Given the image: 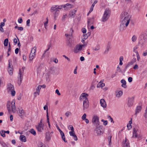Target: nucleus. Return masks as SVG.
Here are the masks:
<instances>
[{
  "label": "nucleus",
  "mask_w": 147,
  "mask_h": 147,
  "mask_svg": "<svg viewBox=\"0 0 147 147\" xmlns=\"http://www.w3.org/2000/svg\"><path fill=\"white\" fill-rule=\"evenodd\" d=\"M130 18V16L127 12H122L121 14V19H122V24H120V27L124 25H125L126 27H127L129 23Z\"/></svg>",
  "instance_id": "obj_1"
},
{
  "label": "nucleus",
  "mask_w": 147,
  "mask_h": 147,
  "mask_svg": "<svg viewBox=\"0 0 147 147\" xmlns=\"http://www.w3.org/2000/svg\"><path fill=\"white\" fill-rule=\"evenodd\" d=\"M7 109L9 113L11 112V110L13 113H15L16 110L15 100H13L11 102L9 101H8L7 102Z\"/></svg>",
  "instance_id": "obj_2"
},
{
  "label": "nucleus",
  "mask_w": 147,
  "mask_h": 147,
  "mask_svg": "<svg viewBox=\"0 0 147 147\" xmlns=\"http://www.w3.org/2000/svg\"><path fill=\"white\" fill-rule=\"evenodd\" d=\"M110 10L108 9H106L102 18V21L104 22L107 20L110 17Z\"/></svg>",
  "instance_id": "obj_3"
},
{
  "label": "nucleus",
  "mask_w": 147,
  "mask_h": 147,
  "mask_svg": "<svg viewBox=\"0 0 147 147\" xmlns=\"http://www.w3.org/2000/svg\"><path fill=\"white\" fill-rule=\"evenodd\" d=\"M7 90L9 93H11V95L14 96L16 94L14 88L13 86L10 83H9L7 85Z\"/></svg>",
  "instance_id": "obj_4"
},
{
  "label": "nucleus",
  "mask_w": 147,
  "mask_h": 147,
  "mask_svg": "<svg viewBox=\"0 0 147 147\" xmlns=\"http://www.w3.org/2000/svg\"><path fill=\"white\" fill-rule=\"evenodd\" d=\"M84 45H80V44H78L76 45L74 48V51L75 53H77L80 51H81L83 47H84Z\"/></svg>",
  "instance_id": "obj_5"
},
{
  "label": "nucleus",
  "mask_w": 147,
  "mask_h": 147,
  "mask_svg": "<svg viewBox=\"0 0 147 147\" xmlns=\"http://www.w3.org/2000/svg\"><path fill=\"white\" fill-rule=\"evenodd\" d=\"M57 5H55V7H52L51 8V11L52 12H53L55 17L57 16L59 12V10H58L57 8Z\"/></svg>",
  "instance_id": "obj_6"
},
{
  "label": "nucleus",
  "mask_w": 147,
  "mask_h": 147,
  "mask_svg": "<svg viewBox=\"0 0 147 147\" xmlns=\"http://www.w3.org/2000/svg\"><path fill=\"white\" fill-rule=\"evenodd\" d=\"M88 95L86 93H84L82 94L80 97V101H85L88 100L87 97Z\"/></svg>",
  "instance_id": "obj_7"
},
{
  "label": "nucleus",
  "mask_w": 147,
  "mask_h": 147,
  "mask_svg": "<svg viewBox=\"0 0 147 147\" xmlns=\"http://www.w3.org/2000/svg\"><path fill=\"white\" fill-rule=\"evenodd\" d=\"M92 121L96 127H98L99 124V118L97 116H94L93 118Z\"/></svg>",
  "instance_id": "obj_8"
},
{
  "label": "nucleus",
  "mask_w": 147,
  "mask_h": 147,
  "mask_svg": "<svg viewBox=\"0 0 147 147\" xmlns=\"http://www.w3.org/2000/svg\"><path fill=\"white\" fill-rule=\"evenodd\" d=\"M77 10V9H74L70 11L69 14V17L72 18H74L76 15Z\"/></svg>",
  "instance_id": "obj_9"
},
{
  "label": "nucleus",
  "mask_w": 147,
  "mask_h": 147,
  "mask_svg": "<svg viewBox=\"0 0 147 147\" xmlns=\"http://www.w3.org/2000/svg\"><path fill=\"white\" fill-rule=\"evenodd\" d=\"M129 140L125 138V140L122 142L123 147H130Z\"/></svg>",
  "instance_id": "obj_10"
},
{
  "label": "nucleus",
  "mask_w": 147,
  "mask_h": 147,
  "mask_svg": "<svg viewBox=\"0 0 147 147\" xmlns=\"http://www.w3.org/2000/svg\"><path fill=\"white\" fill-rule=\"evenodd\" d=\"M13 66L10 63V62L9 61V66H8V71L9 74L11 75H12L13 74Z\"/></svg>",
  "instance_id": "obj_11"
},
{
  "label": "nucleus",
  "mask_w": 147,
  "mask_h": 147,
  "mask_svg": "<svg viewBox=\"0 0 147 147\" xmlns=\"http://www.w3.org/2000/svg\"><path fill=\"white\" fill-rule=\"evenodd\" d=\"M43 125L41 121L37 127V128L38 131L42 132V130H43Z\"/></svg>",
  "instance_id": "obj_12"
},
{
  "label": "nucleus",
  "mask_w": 147,
  "mask_h": 147,
  "mask_svg": "<svg viewBox=\"0 0 147 147\" xmlns=\"http://www.w3.org/2000/svg\"><path fill=\"white\" fill-rule=\"evenodd\" d=\"M134 98L133 97L128 98V105L129 107H131L132 105L134 102Z\"/></svg>",
  "instance_id": "obj_13"
},
{
  "label": "nucleus",
  "mask_w": 147,
  "mask_h": 147,
  "mask_svg": "<svg viewBox=\"0 0 147 147\" xmlns=\"http://www.w3.org/2000/svg\"><path fill=\"white\" fill-rule=\"evenodd\" d=\"M69 133L71 136L73 137L75 140L77 141L78 140L77 137L75 134L74 130L69 131Z\"/></svg>",
  "instance_id": "obj_14"
},
{
  "label": "nucleus",
  "mask_w": 147,
  "mask_h": 147,
  "mask_svg": "<svg viewBox=\"0 0 147 147\" xmlns=\"http://www.w3.org/2000/svg\"><path fill=\"white\" fill-rule=\"evenodd\" d=\"M89 106L88 101L87 100L85 101H84L83 102V109L84 110L88 108Z\"/></svg>",
  "instance_id": "obj_15"
},
{
  "label": "nucleus",
  "mask_w": 147,
  "mask_h": 147,
  "mask_svg": "<svg viewBox=\"0 0 147 147\" xmlns=\"http://www.w3.org/2000/svg\"><path fill=\"white\" fill-rule=\"evenodd\" d=\"M140 38L141 39H147V32H143L140 35Z\"/></svg>",
  "instance_id": "obj_16"
},
{
  "label": "nucleus",
  "mask_w": 147,
  "mask_h": 147,
  "mask_svg": "<svg viewBox=\"0 0 147 147\" xmlns=\"http://www.w3.org/2000/svg\"><path fill=\"white\" fill-rule=\"evenodd\" d=\"M19 113L20 114L19 115V116L22 118L23 117L25 114L24 111L22 108L19 109Z\"/></svg>",
  "instance_id": "obj_17"
},
{
  "label": "nucleus",
  "mask_w": 147,
  "mask_h": 147,
  "mask_svg": "<svg viewBox=\"0 0 147 147\" xmlns=\"http://www.w3.org/2000/svg\"><path fill=\"white\" fill-rule=\"evenodd\" d=\"M100 103L101 106L104 108H105L107 105L105 100L103 99H101L100 100Z\"/></svg>",
  "instance_id": "obj_18"
},
{
  "label": "nucleus",
  "mask_w": 147,
  "mask_h": 147,
  "mask_svg": "<svg viewBox=\"0 0 147 147\" xmlns=\"http://www.w3.org/2000/svg\"><path fill=\"white\" fill-rule=\"evenodd\" d=\"M97 127L95 129V133L97 134L98 135H100L102 134V131H101L100 128V127Z\"/></svg>",
  "instance_id": "obj_19"
},
{
  "label": "nucleus",
  "mask_w": 147,
  "mask_h": 147,
  "mask_svg": "<svg viewBox=\"0 0 147 147\" xmlns=\"http://www.w3.org/2000/svg\"><path fill=\"white\" fill-rule=\"evenodd\" d=\"M72 5L69 3H67L63 5V8L65 10H68L69 9L72 7Z\"/></svg>",
  "instance_id": "obj_20"
},
{
  "label": "nucleus",
  "mask_w": 147,
  "mask_h": 147,
  "mask_svg": "<svg viewBox=\"0 0 147 147\" xmlns=\"http://www.w3.org/2000/svg\"><path fill=\"white\" fill-rule=\"evenodd\" d=\"M21 70L20 69L19 70L20 72L19 73V75H20V78L18 79V84H20L22 82V78L23 77V75L20 72Z\"/></svg>",
  "instance_id": "obj_21"
},
{
  "label": "nucleus",
  "mask_w": 147,
  "mask_h": 147,
  "mask_svg": "<svg viewBox=\"0 0 147 147\" xmlns=\"http://www.w3.org/2000/svg\"><path fill=\"white\" fill-rule=\"evenodd\" d=\"M94 22V17L92 18H88V26L90 25L91 24H93Z\"/></svg>",
  "instance_id": "obj_22"
},
{
  "label": "nucleus",
  "mask_w": 147,
  "mask_h": 147,
  "mask_svg": "<svg viewBox=\"0 0 147 147\" xmlns=\"http://www.w3.org/2000/svg\"><path fill=\"white\" fill-rule=\"evenodd\" d=\"M141 109H142V107L141 106H138L137 107L136 109V110L135 115H136V116L138 113H139L141 111Z\"/></svg>",
  "instance_id": "obj_23"
},
{
  "label": "nucleus",
  "mask_w": 147,
  "mask_h": 147,
  "mask_svg": "<svg viewBox=\"0 0 147 147\" xmlns=\"http://www.w3.org/2000/svg\"><path fill=\"white\" fill-rule=\"evenodd\" d=\"M20 140L23 142H26V137L24 135H20Z\"/></svg>",
  "instance_id": "obj_24"
},
{
  "label": "nucleus",
  "mask_w": 147,
  "mask_h": 147,
  "mask_svg": "<svg viewBox=\"0 0 147 147\" xmlns=\"http://www.w3.org/2000/svg\"><path fill=\"white\" fill-rule=\"evenodd\" d=\"M121 82L122 84L121 85V86L123 87L124 88H126L127 87V86L126 85V83L125 80H121Z\"/></svg>",
  "instance_id": "obj_25"
},
{
  "label": "nucleus",
  "mask_w": 147,
  "mask_h": 147,
  "mask_svg": "<svg viewBox=\"0 0 147 147\" xmlns=\"http://www.w3.org/2000/svg\"><path fill=\"white\" fill-rule=\"evenodd\" d=\"M72 40L69 38L67 42V45L69 47H71L72 45Z\"/></svg>",
  "instance_id": "obj_26"
},
{
  "label": "nucleus",
  "mask_w": 147,
  "mask_h": 147,
  "mask_svg": "<svg viewBox=\"0 0 147 147\" xmlns=\"http://www.w3.org/2000/svg\"><path fill=\"white\" fill-rule=\"evenodd\" d=\"M105 84L104 83H102L101 81L99 82L98 84L97 87V88L102 87L105 86Z\"/></svg>",
  "instance_id": "obj_27"
},
{
  "label": "nucleus",
  "mask_w": 147,
  "mask_h": 147,
  "mask_svg": "<svg viewBox=\"0 0 147 147\" xmlns=\"http://www.w3.org/2000/svg\"><path fill=\"white\" fill-rule=\"evenodd\" d=\"M5 24L4 22H1L0 24V31L2 32H4L3 28V27L5 26Z\"/></svg>",
  "instance_id": "obj_28"
},
{
  "label": "nucleus",
  "mask_w": 147,
  "mask_h": 147,
  "mask_svg": "<svg viewBox=\"0 0 147 147\" xmlns=\"http://www.w3.org/2000/svg\"><path fill=\"white\" fill-rule=\"evenodd\" d=\"M122 92L121 91H118L116 92V96L119 97L122 95Z\"/></svg>",
  "instance_id": "obj_29"
},
{
  "label": "nucleus",
  "mask_w": 147,
  "mask_h": 147,
  "mask_svg": "<svg viewBox=\"0 0 147 147\" xmlns=\"http://www.w3.org/2000/svg\"><path fill=\"white\" fill-rule=\"evenodd\" d=\"M43 86L39 85L36 88V91L37 92V94L39 95L40 93V90L41 89V88Z\"/></svg>",
  "instance_id": "obj_30"
},
{
  "label": "nucleus",
  "mask_w": 147,
  "mask_h": 147,
  "mask_svg": "<svg viewBox=\"0 0 147 147\" xmlns=\"http://www.w3.org/2000/svg\"><path fill=\"white\" fill-rule=\"evenodd\" d=\"M90 32H89L87 34H86V33L84 34L83 36L84 37V40L86 39L87 38L88 36L90 35Z\"/></svg>",
  "instance_id": "obj_31"
},
{
  "label": "nucleus",
  "mask_w": 147,
  "mask_h": 147,
  "mask_svg": "<svg viewBox=\"0 0 147 147\" xmlns=\"http://www.w3.org/2000/svg\"><path fill=\"white\" fill-rule=\"evenodd\" d=\"M137 136H138L137 134V131L136 129L135 128H134V131L133 132L132 137L136 138H137Z\"/></svg>",
  "instance_id": "obj_32"
},
{
  "label": "nucleus",
  "mask_w": 147,
  "mask_h": 147,
  "mask_svg": "<svg viewBox=\"0 0 147 147\" xmlns=\"http://www.w3.org/2000/svg\"><path fill=\"white\" fill-rule=\"evenodd\" d=\"M38 147H46L45 145L42 142H39L38 144Z\"/></svg>",
  "instance_id": "obj_33"
},
{
  "label": "nucleus",
  "mask_w": 147,
  "mask_h": 147,
  "mask_svg": "<svg viewBox=\"0 0 147 147\" xmlns=\"http://www.w3.org/2000/svg\"><path fill=\"white\" fill-rule=\"evenodd\" d=\"M35 55V54H33L30 53V55L29 58L30 61H32Z\"/></svg>",
  "instance_id": "obj_34"
},
{
  "label": "nucleus",
  "mask_w": 147,
  "mask_h": 147,
  "mask_svg": "<svg viewBox=\"0 0 147 147\" xmlns=\"http://www.w3.org/2000/svg\"><path fill=\"white\" fill-rule=\"evenodd\" d=\"M133 63L132 61L130 62L127 63V65L126 66L125 68L124 69L125 70V71L127 68L129 67V66L130 65H133Z\"/></svg>",
  "instance_id": "obj_35"
},
{
  "label": "nucleus",
  "mask_w": 147,
  "mask_h": 147,
  "mask_svg": "<svg viewBox=\"0 0 147 147\" xmlns=\"http://www.w3.org/2000/svg\"><path fill=\"white\" fill-rule=\"evenodd\" d=\"M36 47H33L31 51V53L35 54L36 52Z\"/></svg>",
  "instance_id": "obj_36"
},
{
  "label": "nucleus",
  "mask_w": 147,
  "mask_h": 147,
  "mask_svg": "<svg viewBox=\"0 0 147 147\" xmlns=\"http://www.w3.org/2000/svg\"><path fill=\"white\" fill-rule=\"evenodd\" d=\"M8 43V40L7 38L5 39L4 42V45L5 46H7Z\"/></svg>",
  "instance_id": "obj_37"
},
{
  "label": "nucleus",
  "mask_w": 147,
  "mask_h": 147,
  "mask_svg": "<svg viewBox=\"0 0 147 147\" xmlns=\"http://www.w3.org/2000/svg\"><path fill=\"white\" fill-rule=\"evenodd\" d=\"M112 136L111 135L109 136L108 137V141L109 142V145H110L111 143V138Z\"/></svg>",
  "instance_id": "obj_38"
},
{
  "label": "nucleus",
  "mask_w": 147,
  "mask_h": 147,
  "mask_svg": "<svg viewBox=\"0 0 147 147\" xmlns=\"http://www.w3.org/2000/svg\"><path fill=\"white\" fill-rule=\"evenodd\" d=\"M30 132L34 136L36 135V131L33 129H30Z\"/></svg>",
  "instance_id": "obj_39"
},
{
  "label": "nucleus",
  "mask_w": 147,
  "mask_h": 147,
  "mask_svg": "<svg viewBox=\"0 0 147 147\" xmlns=\"http://www.w3.org/2000/svg\"><path fill=\"white\" fill-rule=\"evenodd\" d=\"M110 48V45H108L107 46V48L105 50V53H108L109 51V49Z\"/></svg>",
  "instance_id": "obj_40"
},
{
  "label": "nucleus",
  "mask_w": 147,
  "mask_h": 147,
  "mask_svg": "<svg viewBox=\"0 0 147 147\" xmlns=\"http://www.w3.org/2000/svg\"><path fill=\"white\" fill-rule=\"evenodd\" d=\"M47 122L48 123L49 127H50V123H49V117L48 114V113H47Z\"/></svg>",
  "instance_id": "obj_41"
},
{
  "label": "nucleus",
  "mask_w": 147,
  "mask_h": 147,
  "mask_svg": "<svg viewBox=\"0 0 147 147\" xmlns=\"http://www.w3.org/2000/svg\"><path fill=\"white\" fill-rule=\"evenodd\" d=\"M0 134L3 137H5V133L4 130H2L0 132Z\"/></svg>",
  "instance_id": "obj_42"
},
{
  "label": "nucleus",
  "mask_w": 147,
  "mask_h": 147,
  "mask_svg": "<svg viewBox=\"0 0 147 147\" xmlns=\"http://www.w3.org/2000/svg\"><path fill=\"white\" fill-rule=\"evenodd\" d=\"M67 15L66 14L64 15L61 19V20L63 22H64L65 20V19L67 18Z\"/></svg>",
  "instance_id": "obj_43"
},
{
  "label": "nucleus",
  "mask_w": 147,
  "mask_h": 147,
  "mask_svg": "<svg viewBox=\"0 0 147 147\" xmlns=\"http://www.w3.org/2000/svg\"><path fill=\"white\" fill-rule=\"evenodd\" d=\"M107 118L109 119V120L111 121V122H113V123H114V122L113 121V119L110 116L108 115L107 116Z\"/></svg>",
  "instance_id": "obj_44"
},
{
  "label": "nucleus",
  "mask_w": 147,
  "mask_h": 147,
  "mask_svg": "<svg viewBox=\"0 0 147 147\" xmlns=\"http://www.w3.org/2000/svg\"><path fill=\"white\" fill-rule=\"evenodd\" d=\"M0 144L3 146V147H8L6 144L3 142H0Z\"/></svg>",
  "instance_id": "obj_45"
},
{
  "label": "nucleus",
  "mask_w": 147,
  "mask_h": 147,
  "mask_svg": "<svg viewBox=\"0 0 147 147\" xmlns=\"http://www.w3.org/2000/svg\"><path fill=\"white\" fill-rule=\"evenodd\" d=\"M68 127L69 129L71 130V131L74 130V127L72 125H69Z\"/></svg>",
  "instance_id": "obj_46"
},
{
  "label": "nucleus",
  "mask_w": 147,
  "mask_h": 147,
  "mask_svg": "<svg viewBox=\"0 0 147 147\" xmlns=\"http://www.w3.org/2000/svg\"><path fill=\"white\" fill-rule=\"evenodd\" d=\"M61 138L62 139V140L64 141L65 142H67V141L66 140H65V135L64 134L63 135H61Z\"/></svg>",
  "instance_id": "obj_47"
},
{
  "label": "nucleus",
  "mask_w": 147,
  "mask_h": 147,
  "mask_svg": "<svg viewBox=\"0 0 147 147\" xmlns=\"http://www.w3.org/2000/svg\"><path fill=\"white\" fill-rule=\"evenodd\" d=\"M101 121L103 122V124L104 125H107L108 123L107 121L104 120L103 119H102L101 120Z\"/></svg>",
  "instance_id": "obj_48"
},
{
  "label": "nucleus",
  "mask_w": 147,
  "mask_h": 147,
  "mask_svg": "<svg viewBox=\"0 0 147 147\" xmlns=\"http://www.w3.org/2000/svg\"><path fill=\"white\" fill-rule=\"evenodd\" d=\"M41 65H39L37 68V72H39V71L41 70Z\"/></svg>",
  "instance_id": "obj_49"
},
{
  "label": "nucleus",
  "mask_w": 147,
  "mask_h": 147,
  "mask_svg": "<svg viewBox=\"0 0 147 147\" xmlns=\"http://www.w3.org/2000/svg\"><path fill=\"white\" fill-rule=\"evenodd\" d=\"M86 114L84 113L82 117V118L83 120H84L85 119H86Z\"/></svg>",
  "instance_id": "obj_50"
},
{
  "label": "nucleus",
  "mask_w": 147,
  "mask_h": 147,
  "mask_svg": "<svg viewBox=\"0 0 147 147\" xmlns=\"http://www.w3.org/2000/svg\"><path fill=\"white\" fill-rule=\"evenodd\" d=\"M46 20H47V21L44 23V26H45V28H46V26H47V25L48 23V19L47 18H46Z\"/></svg>",
  "instance_id": "obj_51"
},
{
  "label": "nucleus",
  "mask_w": 147,
  "mask_h": 147,
  "mask_svg": "<svg viewBox=\"0 0 147 147\" xmlns=\"http://www.w3.org/2000/svg\"><path fill=\"white\" fill-rule=\"evenodd\" d=\"M136 40V38L135 35H134L132 38V40L134 42Z\"/></svg>",
  "instance_id": "obj_52"
},
{
  "label": "nucleus",
  "mask_w": 147,
  "mask_h": 147,
  "mask_svg": "<svg viewBox=\"0 0 147 147\" xmlns=\"http://www.w3.org/2000/svg\"><path fill=\"white\" fill-rule=\"evenodd\" d=\"M57 5V8L58 9V10H59V9H61L62 7H63V5H62L59 6Z\"/></svg>",
  "instance_id": "obj_53"
},
{
  "label": "nucleus",
  "mask_w": 147,
  "mask_h": 147,
  "mask_svg": "<svg viewBox=\"0 0 147 147\" xmlns=\"http://www.w3.org/2000/svg\"><path fill=\"white\" fill-rule=\"evenodd\" d=\"M127 127L129 129H130L132 127L131 125L130 124H127Z\"/></svg>",
  "instance_id": "obj_54"
},
{
  "label": "nucleus",
  "mask_w": 147,
  "mask_h": 147,
  "mask_svg": "<svg viewBox=\"0 0 147 147\" xmlns=\"http://www.w3.org/2000/svg\"><path fill=\"white\" fill-rule=\"evenodd\" d=\"M82 32L84 34V33H86V30L85 28H83L82 29Z\"/></svg>",
  "instance_id": "obj_55"
},
{
  "label": "nucleus",
  "mask_w": 147,
  "mask_h": 147,
  "mask_svg": "<svg viewBox=\"0 0 147 147\" xmlns=\"http://www.w3.org/2000/svg\"><path fill=\"white\" fill-rule=\"evenodd\" d=\"M132 78L131 77H129L128 78V81L129 82H132Z\"/></svg>",
  "instance_id": "obj_56"
},
{
  "label": "nucleus",
  "mask_w": 147,
  "mask_h": 147,
  "mask_svg": "<svg viewBox=\"0 0 147 147\" xmlns=\"http://www.w3.org/2000/svg\"><path fill=\"white\" fill-rule=\"evenodd\" d=\"M30 19H28L27 20V21H26V24L28 26H30L29 24L30 23Z\"/></svg>",
  "instance_id": "obj_57"
},
{
  "label": "nucleus",
  "mask_w": 147,
  "mask_h": 147,
  "mask_svg": "<svg viewBox=\"0 0 147 147\" xmlns=\"http://www.w3.org/2000/svg\"><path fill=\"white\" fill-rule=\"evenodd\" d=\"M44 109L45 110H46V109H47V113H48V107H47V106H45L44 107Z\"/></svg>",
  "instance_id": "obj_58"
},
{
  "label": "nucleus",
  "mask_w": 147,
  "mask_h": 147,
  "mask_svg": "<svg viewBox=\"0 0 147 147\" xmlns=\"http://www.w3.org/2000/svg\"><path fill=\"white\" fill-rule=\"evenodd\" d=\"M138 66L137 64H136L133 67V69H138Z\"/></svg>",
  "instance_id": "obj_59"
},
{
  "label": "nucleus",
  "mask_w": 147,
  "mask_h": 147,
  "mask_svg": "<svg viewBox=\"0 0 147 147\" xmlns=\"http://www.w3.org/2000/svg\"><path fill=\"white\" fill-rule=\"evenodd\" d=\"M147 109L145 111V113L144 114V116L145 118L146 119L147 118Z\"/></svg>",
  "instance_id": "obj_60"
},
{
  "label": "nucleus",
  "mask_w": 147,
  "mask_h": 147,
  "mask_svg": "<svg viewBox=\"0 0 147 147\" xmlns=\"http://www.w3.org/2000/svg\"><path fill=\"white\" fill-rule=\"evenodd\" d=\"M23 28L22 27H18V30H19L22 31L23 30Z\"/></svg>",
  "instance_id": "obj_61"
},
{
  "label": "nucleus",
  "mask_w": 147,
  "mask_h": 147,
  "mask_svg": "<svg viewBox=\"0 0 147 147\" xmlns=\"http://www.w3.org/2000/svg\"><path fill=\"white\" fill-rule=\"evenodd\" d=\"M55 92L58 95H60L61 94L59 92V90L58 89L56 90L55 91Z\"/></svg>",
  "instance_id": "obj_62"
},
{
  "label": "nucleus",
  "mask_w": 147,
  "mask_h": 147,
  "mask_svg": "<svg viewBox=\"0 0 147 147\" xmlns=\"http://www.w3.org/2000/svg\"><path fill=\"white\" fill-rule=\"evenodd\" d=\"M18 22L19 23H21L23 22L22 19L21 18L20 19H18Z\"/></svg>",
  "instance_id": "obj_63"
},
{
  "label": "nucleus",
  "mask_w": 147,
  "mask_h": 147,
  "mask_svg": "<svg viewBox=\"0 0 147 147\" xmlns=\"http://www.w3.org/2000/svg\"><path fill=\"white\" fill-rule=\"evenodd\" d=\"M143 55L144 56H146L147 55V51H146L145 52H143Z\"/></svg>",
  "instance_id": "obj_64"
}]
</instances>
